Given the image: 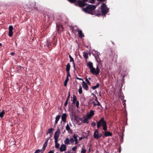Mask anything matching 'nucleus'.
<instances>
[{
    "label": "nucleus",
    "mask_w": 153,
    "mask_h": 153,
    "mask_svg": "<svg viewBox=\"0 0 153 153\" xmlns=\"http://www.w3.org/2000/svg\"><path fill=\"white\" fill-rule=\"evenodd\" d=\"M87 66L90 69V72L92 74L96 75L99 74L100 70L98 65L95 69L93 66L92 63L89 62L87 63Z\"/></svg>",
    "instance_id": "1"
},
{
    "label": "nucleus",
    "mask_w": 153,
    "mask_h": 153,
    "mask_svg": "<svg viewBox=\"0 0 153 153\" xmlns=\"http://www.w3.org/2000/svg\"><path fill=\"white\" fill-rule=\"evenodd\" d=\"M101 126H102L103 129L104 131H106L107 129V123L104 120V117L101 118L97 123V127L99 128Z\"/></svg>",
    "instance_id": "2"
},
{
    "label": "nucleus",
    "mask_w": 153,
    "mask_h": 153,
    "mask_svg": "<svg viewBox=\"0 0 153 153\" xmlns=\"http://www.w3.org/2000/svg\"><path fill=\"white\" fill-rule=\"evenodd\" d=\"M96 7L94 5H89L85 8H83V10L86 13L92 14L93 11L95 9Z\"/></svg>",
    "instance_id": "3"
},
{
    "label": "nucleus",
    "mask_w": 153,
    "mask_h": 153,
    "mask_svg": "<svg viewBox=\"0 0 153 153\" xmlns=\"http://www.w3.org/2000/svg\"><path fill=\"white\" fill-rule=\"evenodd\" d=\"M101 7V12L103 15L106 14L109 12V9L104 3L102 4Z\"/></svg>",
    "instance_id": "4"
},
{
    "label": "nucleus",
    "mask_w": 153,
    "mask_h": 153,
    "mask_svg": "<svg viewBox=\"0 0 153 153\" xmlns=\"http://www.w3.org/2000/svg\"><path fill=\"white\" fill-rule=\"evenodd\" d=\"M94 138L98 140L102 136V135L101 134H99L97 129L95 131L94 133Z\"/></svg>",
    "instance_id": "5"
},
{
    "label": "nucleus",
    "mask_w": 153,
    "mask_h": 153,
    "mask_svg": "<svg viewBox=\"0 0 153 153\" xmlns=\"http://www.w3.org/2000/svg\"><path fill=\"white\" fill-rule=\"evenodd\" d=\"M111 54H110V56L111 57L113 58V60L114 59L115 61L117 60V55L116 54L115 51L111 50Z\"/></svg>",
    "instance_id": "6"
},
{
    "label": "nucleus",
    "mask_w": 153,
    "mask_h": 153,
    "mask_svg": "<svg viewBox=\"0 0 153 153\" xmlns=\"http://www.w3.org/2000/svg\"><path fill=\"white\" fill-rule=\"evenodd\" d=\"M13 27L11 25H10L9 27V34L8 35L10 37H12L13 35Z\"/></svg>",
    "instance_id": "7"
},
{
    "label": "nucleus",
    "mask_w": 153,
    "mask_h": 153,
    "mask_svg": "<svg viewBox=\"0 0 153 153\" xmlns=\"http://www.w3.org/2000/svg\"><path fill=\"white\" fill-rule=\"evenodd\" d=\"M60 134V131L59 128L57 129L56 131L55 132L54 135V137L58 138L59 137V135Z\"/></svg>",
    "instance_id": "8"
},
{
    "label": "nucleus",
    "mask_w": 153,
    "mask_h": 153,
    "mask_svg": "<svg viewBox=\"0 0 153 153\" xmlns=\"http://www.w3.org/2000/svg\"><path fill=\"white\" fill-rule=\"evenodd\" d=\"M85 2H83L80 0H79L77 2L78 5L80 7H83L85 6L87 4L85 3Z\"/></svg>",
    "instance_id": "9"
},
{
    "label": "nucleus",
    "mask_w": 153,
    "mask_h": 153,
    "mask_svg": "<svg viewBox=\"0 0 153 153\" xmlns=\"http://www.w3.org/2000/svg\"><path fill=\"white\" fill-rule=\"evenodd\" d=\"M104 136H102L103 137H106L108 136H111L112 135L111 133L107 131H105V132H104Z\"/></svg>",
    "instance_id": "10"
},
{
    "label": "nucleus",
    "mask_w": 153,
    "mask_h": 153,
    "mask_svg": "<svg viewBox=\"0 0 153 153\" xmlns=\"http://www.w3.org/2000/svg\"><path fill=\"white\" fill-rule=\"evenodd\" d=\"M57 39L55 36H54V37L53 38V41L51 42V43L53 45V46H55L57 43Z\"/></svg>",
    "instance_id": "11"
},
{
    "label": "nucleus",
    "mask_w": 153,
    "mask_h": 153,
    "mask_svg": "<svg viewBox=\"0 0 153 153\" xmlns=\"http://www.w3.org/2000/svg\"><path fill=\"white\" fill-rule=\"evenodd\" d=\"M66 146L65 144H62L61 145L60 148V151L62 152L65 151L66 150Z\"/></svg>",
    "instance_id": "12"
},
{
    "label": "nucleus",
    "mask_w": 153,
    "mask_h": 153,
    "mask_svg": "<svg viewBox=\"0 0 153 153\" xmlns=\"http://www.w3.org/2000/svg\"><path fill=\"white\" fill-rule=\"evenodd\" d=\"M82 86L83 88L86 90L87 91L88 90V86L86 83L84 81H83L82 82Z\"/></svg>",
    "instance_id": "13"
},
{
    "label": "nucleus",
    "mask_w": 153,
    "mask_h": 153,
    "mask_svg": "<svg viewBox=\"0 0 153 153\" xmlns=\"http://www.w3.org/2000/svg\"><path fill=\"white\" fill-rule=\"evenodd\" d=\"M56 30L59 31V30H62L63 29V27L62 25H56Z\"/></svg>",
    "instance_id": "14"
},
{
    "label": "nucleus",
    "mask_w": 153,
    "mask_h": 153,
    "mask_svg": "<svg viewBox=\"0 0 153 153\" xmlns=\"http://www.w3.org/2000/svg\"><path fill=\"white\" fill-rule=\"evenodd\" d=\"M67 114L66 113L63 114L62 116V120L64 122H65L66 120Z\"/></svg>",
    "instance_id": "15"
},
{
    "label": "nucleus",
    "mask_w": 153,
    "mask_h": 153,
    "mask_svg": "<svg viewBox=\"0 0 153 153\" xmlns=\"http://www.w3.org/2000/svg\"><path fill=\"white\" fill-rule=\"evenodd\" d=\"M66 130L68 131V132L70 133H72V131L71 129L70 128V126H69L68 124H67L65 127Z\"/></svg>",
    "instance_id": "16"
},
{
    "label": "nucleus",
    "mask_w": 153,
    "mask_h": 153,
    "mask_svg": "<svg viewBox=\"0 0 153 153\" xmlns=\"http://www.w3.org/2000/svg\"><path fill=\"white\" fill-rule=\"evenodd\" d=\"M77 31L78 32V34L80 38H82L84 36V35L82 33V31L81 30L78 29L77 30Z\"/></svg>",
    "instance_id": "17"
},
{
    "label": "nucleus",
    "mask_w": 153,
    "mask_h": 153,
    "mask_svg": "<svg viewBox=\"0 0 153 153\" xmlns=\"http://www.w3.org/2000/svg\"><path fill=\"white\" fill-rule=\"evenodd\" d=\"M61 117V115H57L55 118V123L56 124H57L60 119Z\"/></svg>",
    "instance_id": "18"
},
{
    "label": "nucleus",
    "mask_w": 153,
    "mask_h": 153,
    "mask_svg": "<svg viewBox=\"0 0 153 153\" xmlns=\"http://www.w3.org/2000/svg\"><path fill=\"white\" fill-rule=\"evenodd\" d=\"M71 68V65L70 64L68 63L66 65V71L67 72L70 71V68Z\"/></svg>",
    "instance_id": "19"
},
{
    "label": "nucleus",
    "mask_w": 153,
    "mask_h": 153,
    "mask_svg": "<svg viewBox=\"0 0 153 153\" xmlns=\"http://www.w3.org/2000/svg\"><path fill=\"white\" fill-rule=\"evenodd\" d=\"M53 131V129L52 128H49L48 129V130L47 132V134H52Z\"/></svg>",
    "instance_id": "20"
},
{
    "label": "nucleus",
    "mask_w": 153,
    "mask_h": 153,
    "mask_svg": "<svg viewBox=\"0 0 153 153\" xmlns=\"http://www.w3.org/2000/svg\"><path fill=\"white\" fill-rule=\"evenodd\" d=\"M73 100L72 104H75L77 100V97L76 96L74 95H73Z\"/></svg>",
    "instance_id": "21"
},
{
    "label": "nucleus",
    "mask_w": 153,
    "mask_h": 153,
    "mask_svg": "<svg viewBox=\"0 0 153 153\" xmlns=\"http://www.w3.org/2000/svg\"><path fill=\"white\" fill-rule=\"evenodd\" d=\"M64 143L66 144H70V140L68 137H67L64 141Z\"/></svg>",
    "instance_id": "22"
},
{
    "label": "nucleus",
    "mask_w": 153,
    "mask_h": 153,
    "mask_svg": "<svg viewBox=\"0 0 153 153\" xmlns=\"http://www.w3.org/2000/svg\"><path fill=\"white\" fill-rule=\"evenodd\" d=\"M47 145V144L46 143H44V144L43 147L42 149V153H43L44 151L45 150V149Z\"/></svg>",
    "instance_id": "23"
},
{
    "label": "nucleus",
    "mask_w": 153,
    "mask_h": 153,
    "mask_svg": "<svg viewBox=\"0 0 153 153\" xmlns=\"http://www.w3.org/2000/svg\"><path fill=\"white\" fill-rule=\"evenodd\" d=\"M100 86V84L99 83H98L95 86H93L91 87V88L92 89L94 90L96 89L97 88H98Z\"/></svg>",
    "instance_id": "24"
},
{
    "label": "nucleus",
    "mask_w": 153,
    "mask_h": 153,
    "mask_svg": "<svg viewBox=\"0 0 153 153\" xmlns=\"http://www.w3.org/2000/svg\"><path fill=\"white\" fill-rule=\"evenodd\" d=\"M4 114L5 112L4 110H3L0 113V117L1 118L3 117Z\"/></svg>",
    "instance_id": "25"
},
{
    "label": "nucleus",
    "mask_w": 153,
    "mask_h": 153,
    "mask_svg": "<svg viewBox=\"0 0 153 153\" xmlns=\"http://www.w3.org/2000/svg\"><path fill=\"white\" fill-rule=\"evenodd\" d=\"M94 115V111L91 110L90 112L89 116L90 117L93 116Z\"/></svg>",
    "instance_id": "26"
},
{
    "label": "nucleus",
    "mask_w": 153,
    "mask_h": 153,
    "mask_svg": "<svg viewBox=\"0 0 153 153\" xmlns=\"http://www.w3.org/2000/svg\"><path fill=\"white\" fill-rule=\"evenodd\" d=\"M82 123H88V119L87 118H85L84 119H83L82 121Z\"/></svg>",
    "instance_id": "27"
},
{
    "label": "nucleus",
    "mask_w": 153,
    "mask_h": 153,
    "mask_svg": "<svg viewBox=\"0 0 153 153\" xmlns=\"http://www.w3.org/2000/svg\"><path fill=\"white\" fill-rule=\"evenodd\" d=\"M97 104H96L95 103H94V106H95L96 105H98V106H101V105L100 103L98 101V100H97Z\"/></svg>",
    "instance_id": "28"
},
{
    "label": "nucleus",
    "mask_w": 153,
    "mask_h": 153,
    "mask_svg": "<svg viewBox=\"0 0 153 153\" xmlns=\"http://www.w3.org/2000/svg\"><path fill=\"white\" fill-rule=\"evenodd\" d=\"M69 80V78H66V79L65 80L64 83V85L65 86H66L67 85V82Z\"/></svg>",
    "instance_id": "29"
},
{
    "label": "nucleus",
    "mask_w": 153,
    "mask_h": 153,
    "mask_svg": "<svg viewBox=\"0 0 153 153\" xmlns=\"http://www.w3.org/2000/svg\"><path fill=\"white\" fill-rule=\"evenodd\" d=\"M79 93L80 94H82V87L81 86H79Z\"/></svg>",
    "instance_id": "30"
},
{
    "label": "nucleus",
    "mask_w": 153,
    "mask_h": 153,
    "mask_svg": "<svg viewBox=\"0 0 153 153\" xmlns=\"http://www.w3.org/2000/svg\"><path fill=\"white\" fill-rule=\"evenodd\" d=\"M86 150L85 149L82 148L81 149V153H86Z\"/></svg>",
    "instance_id": "31"
},
{
    "label": "nucleus",
    "mask_w": 153,
    "mask_h": 153,
    "mask_svg": "<svg viewBox=\"0 0 153 153\" xmlns=\"http://www.w3.org/2000/svg\"><path fill=\"white\" fill-rule=\"evenodd\" d=\"M85 81L86 82L87 84H88L89 85H90L91 83L89 81L88 79L87 78V77L85 78Z\"/></svg>",
    "instance_id": "32"
},
{
    "label": "nucleus",
    "mask_w": 153,
    "mask_h": 153,
    "mask_svg": "<svg viewBox=\"0 0 153 153\" xmlns=\"http://www.w3.org/2000/svg\"><path fill=\"white\" fill-rule=\"evenodd\" d=\"M78 137V135L77 134H74V135L73 136V137L74 139V140L77 139V137Z\"/></svg>",
    "instance_id": "33"
},
{
    "label": "nucleus",
    "mask_w": 153,
    "mask_h": 153,
    "mask_svg": "<svg viewBox=\"0 0 153 153\" xmlns=\"http://www.w3.org/2000/svg\"><path fill=\"white\" fill-rule=\"evenodd\" d=\"M55 143V147L56 148H59V146H60V144L59 143Z\"/></svg>",
    "instance_id": "34"
},
{
    "label": "nucleus",
    "mask_w": 153,
    "mask_h": 153,
    "mask_svg": "<svg viewBox=\"0 0 153 153\" xmlns=\"http://www.w3.org/2000/svg\"><path fill=\"white\" fill-rule=\"evenodd\" d=\"M88 53H85L84 54V57L86 58V59H87L88 58Z\"/></svg>",
    "instance_id": "35"
},
{
    "label": "nucleus",
    "mask_w": 153,
    "mask_h": 153,
    "mask_svg": "<svg viewBox=\"0 0 153 153\" xmlns=\"http://www.w3.org/2000/svg\"><path fill=\"white\" fill-rule=\"evenodd\" d=\"M70 141L72 143H74V140L73 138H71L70 139Z\"/></svg>",
    "instance_id": "36"
},
{
    "label": "nucleus",
    "mask_w": 153,
    "mask_h": 153,
    "mask_svg": "<svg viewBox=\"0 0 153 153\" xmlns=\"http://www.w3.org/2000/svg\"><path fill=\"white\" fill-rule=\"evenodd\" d=\"M79 101H76V106L77 107V108H78L79 107Z\"/></svg>",
    "instance_id": "37"
},
{
    "label": "nucleus",
    "mask_w": 153,
    "mask_h": 153,
    "mask_svg": "<svg viewBox=\"0 0 153 153\" xmlns=\"http://www.w3.org/2000/svg\"><path fill=\"white\" fill-rule=\"evenodd\" d=\"M77 146H75L73 147L72 148V150L73 151H76L77 149Z\"/></svg>",
    "instance_id": "38"
},
{
    "label": "nucleus",
    "mask_w": 153,
    "mask_h": 153,
    "mask_svg": "<svg viewBox=\"0 0 153 153\" xmlns=\"http://www.w3.org/2000/svg\"><path fill=\"white\" fill-rule=\"evenodd\" d=\"M67 72V78H69V76H70V71Z\"/></svg>",
    "instance_id": "39"
},
{
    "label": "nucleus",
    "mask_w": 153,
    "mask_h": 153,
    "mask_svg": "<svg viewBox=\"0 0 153 153\" xmlns=\"http://www.w3.org/2000/svg\"><path fill=\"white\" fill-rule=\"evenodd\" d=\"M96 125V123L95 122H93L91 123V126L93 127L95 126Z\"/></svg>",
    "instance_id": "40"
},
{
    "label": "nucleus",
    "mask_w": 153,
    "mask_h": 153,
    "mask_svg": "<svg viewBox=\"0 0 153 153\" xmlns=\"http://www.w3.org/2000/svg\"><path fill=\"white\" fill-rule=\"evenodd\" d=\"M68 100H66L65 103V104H64V106L65 107H66L67 106V104H68Z\"/></svg>",
    "instance_id": "41"
},
{
    "label": "nucleus",
    "mask_w": 153,
    "mask_h": 153,
    "mask_svg": "<svg viewBox=\"0 0 153 153\" xmlns=\"http://www.w3.org/2000/svg\"><path fill=\"white\" fill-rule=\"evenodd\" d=\"M54 139L55 140V143H58V138L54 137Z\"/></svg>",
    "instance_id": "42"
},
{
    "label": "nucleus",
    "mask_w": 153,
    "mask_h": 153,
    "mask_svg": "<svg viewBox=\"0 0 153 153\" xmlns=\"http://www.w3.org/2000/svg\"><path fill=\"white\" fill-rule=\"evenodd\" d=\"M41 151H42V149H37L36 150V151L35 152V153H38Z\"/></svg>",
    "instance_id": "43"
},
{
    "label": "nucleus",
    "mask_w": 153,
    "mask_h": 153,
    "mask_svg": "<svg viewBox=\"0 0 153 153\" xmlns=\"http://www.w3.org/2000/svg\"><path fill=\"white\" fill-rule=\"evenodd\" d=\"M70 92H69L68 94V97H67V98L66 100H68L70 99Z\"/></svg>",
    "instance_id": "44"
},
{
    "label": "nucleus",
    "mask_w": 153,
    "mask_h": 153,
    "mask_svg": "<svg viewBox=\"0 0 153 153\" xmlns=\"http://www.w3.org/2000/svg\"><path fill=\"white\" fill-rule=\"evenodd\" d=\"M70 62H74V59L72 57L70 59Z\"/></svg>",
    "instance_id": "45"
},
{
    "label": "nucleus",
    "mask_w": 153,
    "mask_h": 153,
    "mask_svg": "<svg viewBox=\"0 0 153 153\" xmlns=\"http://www.w3.org/2000/svg\"><path fill=\"white\" fill-rule=\"evenodd\" d=\"M90 2L91 3H94L95 2V0H90Z\"/></svg>",
    "instance_id": "46"
},
{
    "label": "nucleus",
    "mask_w": 153,
    "mask_h": 153,
    "mask_svg": "<svg viewBox=\"0 0 153 153\" xmlns=\"http://www.w3.org/2000/svg\"><path fill=\"white\" fill-rule=\"evenodd\" d=\"M50 139V137H49L45 141V143H46L47 144H48V141L49 140V139Z\"/></svg>",
    "instance_id": "47"
},
{
    "label": "nucleus",
    "mask_w": 153,
    "mask_h": 153,
    "mask_svg": "<svg viewBox=\"0 0 153 153\" xmlns=\"http://www.w3.org/2000/svg\"><path fill=\"white\" fill-rule=\"evenodd\" d=\"M70 2H74L76 1V0H68Z\"/></svg>",
    "instance_id": "48"
},
{
    "label": "nucleus",
    "mask_w": 153,
    "mask_h": 153,
    "mask_svg": "<svg viewBox=\"0 0 153 153\" xmlns=\"http://www.w3.org/2000/svg\"><path fill=\"white\" fill-rule=\"evenodd\" d=\"M76 78L77 79H78V80H82V81H83V79L82 78H79V77H76Z\"/></svg>",
    "instance_id": "49"
},
{
    "label": "nucleus",
    "mask_w": 153,
    "mask_h": 153,
    "mask_svg": "<svg viewBox=\"0 0 153 153\" xmlns=\"http://www.w3.org/2000/svg\"><path fill=\"white\" fill-rule=\"evenodd\" d=\"M74 140L75 142V144H77L78 143V140L77 139V140Z\"/></svg>",
    "instance_id": "50"
},
{
    "label": "nucleus",
    "mask_w": 153,
    "mask_h": 153,
    "mask_svg": "<svg viewBox=\"0 0 153 153\" xmlns=\"http://www.w3.org/2000/svg\"><path fill=\"white\" fill-rule=\"evenodd\" d=\"M10 54L12 56H13L15 54V53L14 52H11L10 53Z\"/></svg>",
    "instance_id": "51"
},
{
    "label": "nucleus",
    "mask_w": 153,
    "mask_h": 153,
    "mask_svg": "<svg viewBox=\"0 0 153 153\" xmlns=\"http://www.w3.org/2000/svg\"><path fill=\"white\" fill-rule=\"evenodd\" d=\"M48 153H54V152L53 151H50L48 152Z\"/></svg>",
    "instance_id": "52"
},
{
    "label": "nucleus",
    "mask_w": 153,
    "mask_h": 153,
    "mask_svg": "<svg viewBox=\"0 0 153 153\" xmlns=\"http://www.w3.org/2000/svg\"><path fill=\"white\" fill-rule=\"evenodd\" d=\"M121 147L120 146V149H119V152L120 153V152H121Z\"/></svg>",
    "instance_id": "53"
},
{
    "label": "nucleus",
    "mask_w": 153,
    "mask_h": 153,
    "mask_svg": "<svg viewBox=\"0 0 153 153\" xmlns=\"http://www.w3.org/2000/svg\"><path fill=\"white\" fill-rule=\"evenodd\" d=\"M90 148H89V149H88V151H89V152H90V150H91V144H90Z\"/></svg>",
    "instance_id": "54"
},
{
    "label": "nucleus",
    "mask_w": 153,
    "mask_h": 153,
    "mask_svg": "<svg viewBox=\"0 0 153 153\" xmlns=\"http://www.w3.org/2000/svg\"><path fill=\"white\" fill-rule=\"evenodd\" d=\"M99 1H105L106 0H98Z\"/></svg>",
    "instance_id": "55"
},
{
    "label": "nucleus",
    "mask_w": 153,
    "mask_h": 153,
    "mask_svg": "<svg viewBox=\"0 0 153 153\" xmlns=\"http://www.w3.org/2000/svg\"><path fill=\"white\" fill-rule=\"evenodd\" d=\"M95 100L96 101H97V100H97V97H96V99H95Z\"/></svg>",
    "instance_id": "56"
},
{
    "label": "nucleus",
    "mask_w": 153,
    "mask_h": 153,
    "mask_svg": "<svg viewBox=\"0 0 153 153\" xmlns=\"http://www.w3.org/2000/svg\"><path fill=\"white\" fill-rule=\"evenodd\" d=\"M73 67L74 68V69H75V65H73Z\"/></svg>",
    "instance_id": "57"
},
{
    "label": "nucleus",
    "mask_w": 153,
    "mask_h": 153,
    "mask_svg": "<svg viewBox=\"0 0 153 153\" xmlns=\"http://www.w3.org/2000/svg\"><path fill=\"white\" fill-rule=\"evenodd\" d=\"M82 138L81 137H80V138H79V140H82Z\"/></svg>",
    "instance_id": "58"
},
{
    "label": "nucleus",
    "mask_w": 153,
    "mask_h": 153,
    "mask_svg": "<svg viewBox=\"0 0 153 153\" xmlns=\"http://www.w3.org/2000/svg\"><path fill=\"white\" fill-rule=\"evenodd\" d=\"M69 57L70 58V59L71 58V57H72L70 55H69Z\"/></svg>",
    "instance_id": "59"
},
{
    "label": "nucleus",
    "mask_w": 153,
    "mask_h": 153,
    "mask_svg": "<svg viewBox=\"0 0 153 153\" xmlns=\"http://www.w3.org/2000/svg\"><path fill=\"white\" fill-rule=\"evenodd\" d=\"M73 62V65H75V64H74V62Z\"/></svg>",
    "instance_id": "60"
},
{
    "label": "nucleus",
    "mask_w": 153,
    "mask_h": 153,
    "mask_svg": "<svg viewBox=\"0 0 153 153\" xmlns=\"http://www.w3.org/2000/svg\"><path fill=\"white\" fill-rule=\"evenodd\" d=\"M96 58V60H97V62H98V59H97Z\"/></svg>",
    "instance_id": "61"
},
{
    "label": "nucleus",
    "mask_w": 153,
    "mask_h": 153,
    "mask_svg": "<svg viewBox=\"0 0 153 153\" xmlns=\"http://www.w3.org/2000/svg\"><path fill=\"white\" fill-rule=\"evenodd\" d=\"M52 134H51L50 137H49L50 138L52 137Z\"/></svg>",
    "instance_id": "62"
},
{
    "label": "nucleus",
    "mask_w": 153,
    "mask_h": 153,
    "mask_svg": "<svg viewBox=\"0 0 153 153\" xmlns=\"http://www.w3.org/2000/svg\"><path fill=\"white\" fill-rule=\"evenodd\" d=\"M70 152V151L68 150V151H67L68 153H69Z\"/></svg>",
    "instance_id": "63"
},
{
    "label": "nucleus",
    "mask_w": 153,
    "mask_h": 153,
    "mask_svg": "<svg viewBox=\"0 0 153 153\" xmlns=\"http://www.w3.org/2000/svg\"><path fill=\"white\" fill-rule=\"evenodd\" d=\"M2 45V44L1 43H0V46H1Z\"/></svg>",
    "instance_id": "64"
}]
</instances>
